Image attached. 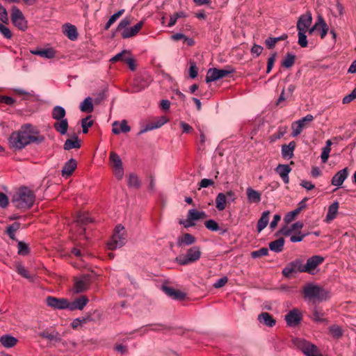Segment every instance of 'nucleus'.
<instances>
[{"mask_svg": "<svg viewBox=\"0 0 356 356\" xmlns=\"http://www.w3.org/2000/svg\"><path fill=\"white\" fill-rule=\"evenodd\" d=\"M35 134L37 131L32 125L24 124L19 130L10 134L8 138L9 145L14 150H20L31 143L43 141L44 138L36 136Z\"/></svg>", "mask_w": 356, "mask_h": 356, "instance_id": "obj_1", "label": "nucleus"}, {"mask_svg": "<svg viewBox=\"0 0 356 356\" xmlns=\"http://www.w3.org/2000/svg\"><path fill=\"white\" fill-rule=\"evenodd\" d=\"M227 199L225 194L220 193L216 197V207L221 211H223L226 207Z\"/></svg>", "mask_w": 356, "mask_h": 356, "instance_id": "obj_37", "label": "nucleus"}, {"mask_svg": "<svg viewBox=\"0 0 356 356\" xmlns=\"http://www.w3.org/2000/svg\"><path fill=\"white\" fill-rule=\"evenodd\" d=\"M291 171V168L286 164H279L275 168V172L280 176L285 184L289 181V174Z\"/></svg>", "mask_w": 356, "mask_h": 356, "instance_id": "obj_19", "label": "nucleus"}, {"mask_svg": "<svg viewBox=\"0 0 356 356\" xmlns=\"http://www.w3.org/2000/svg\"><path fill=\"white\" fill-rule=\"evenodd\" d=\"M318 24L321 28V38L323 39L327 35L329 27L321 15L318 16Z\"/></svg>", "mask_w": 356, "mask_h": 356, "instance_id": "obj_44", "label": "nucleus"}, {"mask_svg": "<svg viewBox=\"0 0 356 356\" xmlns=\"http://www.w3.org/2000/svg\"><path fill=\"white\" fill-rule=\"evenodd\" d=\"M63 33L71 40H76L78 36L76 26L70 24L63 25Z\"/></svg>", "mask_w": 356, "mask_h": 356, "instance_id": "obj_27", "label": "nucleus"}, {"mask_svg": "<svg viewBox=\"0 0 356 356\" xmlns=\"http://www.w3.org/2000/svg\"><path fill=\"white\" fill-rule=\"evenodd\" d=\"M307 235V234H301L300 232H298V235H293L291 236L290 241L292 243L300 242Z\"/></svg>", "mask_w": 356, "mask_h": 356, "instance_id": "obj_63", "label": "nucleus"}, {"mask_svg": "<svg viewBox=\"0 0 356 356\" xmlns=\"http://www.w3.org/2000/svg\"><path fill=\"white\" fill-rule=\"evenodd\" d=\"M329 330H330V334L334 338L339 339L343 335L341 328L337 325L330 326L329 328Z\"/></svg>", "mask_w": 356, "mask_h": 356, "instance_id": "obj_48", "label": "nucleus"}, {"mask_svg": "<svg viewBox=\"0 0 356 356\" xmlns=\"http://www.w3.org/2000/svg\"><path fill=\"white\" fill-rule=\"evenodd\" d=\"M205 227L211 231L216 232L219 229L218 224L214 220H209L204 222Z\"/></svg>", "mask_w": 356, "mask_h": 356, "instance_id": "obj_53", "label": "nucleus"}, {"mask_svg": "<svg viewBox=\"0 0 356 356\" xmlns=\"http://www.w3.org/2000/svg\"><path fill=\"white\" fill-rule=\"evenodd\" d=\"M300 212L297 209H294L293 211H291L286 213V215L284 216V221L286 223H289L292 222L295 218L300 213Z\"/></svg>", "mask_w": 356, "mask_h": 356, "instance_id": "obj_54", "label": "nucleus"}, {"mask_svg": "<svg viewBox=\"0 0 356 356\" xmlns=\"http://www.w3.org/2000/svg\"><path fill=\"white\" fill-rule=\"evenodd\" d=\"M314 120V116L311 114H308L304 118L294 122L291 125L292 129V136L296 137L300 134L303 128L301 125L302 122H312Z\"/></svg>", "mask_w": 356, "mask_h": 356, "instance_id": "obj_15", "label": "nucleus"}, {"mask_svg": "<svg viewBox=\"0 0 356 356\" xmlns=\"http://www.w3.org/2000/svg\"><path fill=\"white\" fill-rule=\"evenodd\" d=\"M16 271L17 272L18 274H19L23 277L29 280L31 282H33L35 280V276L33 275H30L27 270L21 264L17 265Z\"/></svg>", "mask_w": 356, "mask_h": 356, "instance_id": "obj_40", "label": "nucleus"}, {"mask_svg": "<svg viewBox=\"0 0 356 356\" xmlns=\"http://www.w3.org/2000/svg\"><path fill=\"white\" fill-rule=\"evenodd\" d=\"M163 290L168 296L175 300H182L185 297V294L184 293L171 287L163 286Z\"/></svg>", "mask_w": 356, "mask_h": 356, "instance_id": "obj_28", "label": "nucleus"}, {"mask_svg": "<svg viewBox=\"0 0 356 356\" xmlns=\"http://www.w3.org/2000/svg\"><path fill=\"white\" fill-rule=\"evenodd\" d=\"M202 255L201 249L195 245L186 250L185 254H180L176 258V261L181 266L193 264L198 261Z\"/></svg>", "mask_w": 356, "mask_h": 356, "instance_id": "obj_5", "label": "nucleus"}, {"mask_svg": "<svg viewBox=\"0 0 356 356\" xmlns=\"http://www.w3.org/2000/svg\"><path fill=\"white\" fill-rule=\"evenodd\" d=\"M91 321L90 316L75 318L71 323V326L73 329H76L78 327L83 324L87 323Z\"/></svg>", "mask_w": 356, "mask_h": 356, "instance_id": "obj_45", "label": "nucleus"}, {"mask_svg": "<svg viewBox=\"0 0 356 356\" xmlns=\"http://www.w3.org/2000/svg\"><path fill=\"white\" fill-rule=\"evenodd\" d=\"M46 304L55 309H68L70 302L66 298H58L54 296H47L46 298Z\"/></svg>", "mask_w": 356, "mask_h": 356, "instance_id": "obj_10", "label": "nucleus"}, {"mask_svg": "<svg viewBox=\"0 0 356 356\" xmlns=\"http://www.w3.org/2000/svg\"><path fill=\"white\" fill-rule=\"evenodd\" d=\"M91 222V219L90 218H89L87 214H85V213H83V214H79L78 216H77V218H76V223L79 225H84V224H87L88 222Z\"/></svg>", "mask_w": 356, "mask_h": 356, "instance_id": "obj_56", "label": "nucleus"}, {"mask_svg": "<svg viewBox=\"0 0 356 356\" xmlns=\"http://www.w3.org/2000/svg\"><path fill=\"white\" fill-rule=\"evenodd\" d=\"M185 17L186 14L184 12L175 13L173 15L170 17V21L168 22V26L171 27L174 26L179 18Z\"/></svg>", "mask_w": 356, "mask_h": 356, "instance_id": "obj_51", "label": "nucleus"}, {"mask_svg": "<svg viewBox=\"0 0 356 356\" xmlns=\"http://www.w3.org/2000/svg\"><path fill=\"white\" fill-rule=\"evenodd\" d=\"M302 320V316L300 311L293 309L285 316V321L290 327H295L300 323Z\"/></svg>", "mask_w": 356, "mask_h": 356, "instance_id": "obj_14", "label": "nucleus"}, {"mask_svg": "<svg viewBox=\"0 0 356 356\" xmlns=\"http://www.w3.org/2000/svg\"><path fill=\"white\" fill-rule=\"evenodd\" d=\"M258 321L263 325L272 327L275 323L276 321L268 312H262L258 316Z\"/></svg>", "mask_w": 356, "mask_h": 356, "instance_id": "obj_23", "label": "nucleus"}, {"mask_svg": "<svg viewBox=\"0 0 356 356\" xmlns=\"http://www.w3.org/2000/svg\"><path fill=\"white\" fill-rule=\"evenodd\" d=\"M168 122V119L165 116H161L159 118L155 120L152 124L154 125V129H158L162 127Z\"/></svg>", "mask_w": 356, "mask_h": 356, "instance_id": "obj_57", "label": "nucleus"}, {"mask_svg": "<svg viewBox=\"0 0 356 356\" xmlns=\"http://www.w3.org/2000/svg\"><path fill=\"white\" fill-rule=\"evenodd\" d=\"M284 245V239L280 238L269 243V248L275 252H280L282 251Z\"/></svg>", "mask_w": 356, "mask_h": 356, "instance_id": "obj_34", "label": "nucleus"}, {"mask_svg": "<svg viewBox=\"0 0 356 356\" xmlns=\"http://www.w3.org/2000/svg\"><path fill=\"white\" fill-rule=\"evenodd\" d=\"M54 129L62 135H65L68 129V122L66 118L60 120L54 123Z\"/></svg>", "mask_w": 356, "mask_h": 356, "instance_id": "obj_33", "label": "nucleus"}, {"mask_svg": "<svg viewBox=\"0 0 356 356\" xmlns=\"http://www.w3.org/2000/svg\"><path fill=\"white\" fill-rule=\"evenodd\" d=\"M189 76L191 79H195L197 76V68L195 62H190Z\"/></svg>", "mask_w": 356, "mask_h": 356, "instance_id": "obj_61", "label": "nucleus"}, {"mask_svg": "<svg viewBox=\"0 0 356 356\" xmlns=\"http://www.w3.org/2000/svg\"><path fill=\"white\" fill-rule=\"evenodd\" d=\"M323 315V312L321 310L318 308H314L312 318L316 322H323L324 321Z\"/></svg>", "mask_w": 356, "mask_h": 356, "instance_id": "obj_52", "label": "nucleus"}, {"mask_svg": "<svg viewBox=\"0 0 356 356\" xmlns=\"http://www.w3.org/2000/svg\"><path fill=\"white\" fill-rule=\"evenodd\" d=\"M128 186L129 187L132 188H138L140 186V181L138 177L134 174H131L129 176L128 179Z\"/></svg>", "mask_w": 356, "mask_h": 356, "instance_id": "obj_49", "label": "nucleus"}, {"mask_svg": "<svg viewBox=\"0 0 356 356\" xmlns=\"http://www.w3.org/2000/svg\"><path fill=\"white\" fill-rule=\"evenodd\" d=\"M18 254L20 255H27L29 252V245L22 241H19L17 244Z\"/></svg>", "mask_w": 356, "mask_h": 356, "instance_id": "obj_50", "label": "nucleus"}, {"mask_svg": "<svg viewBox=\"0 0 356 356\" xmlns=\"http://www.w3.org/2000/svg\"><path fill=\"white\" fill-rule=\"evenodd\" d=\"M88 302V298L85 296H82L80 298H76L73 302H70L69 310H70V311H74L75 309L82 310L84 308V307L87 305Z\"/></svg>", "mask_w": 356, "mask_h": 356, "instance_id": "obj_22", "label": "nucleus"}, {"mask_svg": "<svg viewBox=\"0 0 356 356\" xmlns=\"http://www.w3.org/2000/svg\"><path fill=\"white\" fill-rule=\"evenodd\" d=\"M40 337L44 339H47L50 341L59 342L61 339L58 332L54 331L49 332L47 330H44L38 334Z\"/></svg>", "mask_w": 356, "mask_h": 356, "instance_id": "obj_31", "label": "nucleus"}, {"mask_svg": "<svg viewBox=\"0 0 356 356\" xmlns=\"http://www.w3.org/2000/svg\"><path fill=\"white\" fill-rule=\"evenodd\" d=\"M0 102L12 106L15 103V100L10 97L2 95L0 96Z\"/></svg>", "mask_w": 356, "mask_h": 356, "instance_id": "obj_62", "label": "nucleus"}, {"mask_svg": "<svg viewBox=\"0 0 356 356\" xmlns=\"http://www.w3.org/2000/svg\"><path fill=\"white\" fill-rule=\"evenodd\" d=\"M0 342L5 348H12L17 343V339L9 334L3 335L0 338Z\"/></svg>", "mask_w": 356, "mask_h": 356, "instance_id": "obj_30", "label": "nucleus"}, {"mask_svg": "<svg viewBox=\"0 0 356 356\" xmlns=\"http://www.w3.org/2000/svg\"><path fill=\"white\" fill-rule=\"evenodd\" d=\"M246 194L248 201L251 203H258L261 201V193L251 187L247 188Z\"/></svg>", "mask_w": 356, "mask_h": 356, "instance_id": "obj_29", "label": "nucleus"}, {"mask_svg": "<svg viewBox=\"0 0 356 356\" xmlns=\"http://www.w3.org/2000/svg\"><path fill=\"white\" fill-rule=\"evenodd\" d=\"M65 115L66 112L63 107L60 106H56L54 107L51 115L54 120L58 121L60 120L65 119Z\"/></svg>", "mask_w": 356, "mask_h": 356, "instance_id": "obj_35", "label": "nucleus"}, {"mask_svg": "<svg viewBox=\"0 0 356 356\" xmlns=\"http://www.w3.org/2000/svg\"><path fill=\"white\" fill-rule=\"evenodd\" d=\"M303 297L314 303L322 302L328 297V293L321 286L313 283H307L302 288Z\"/></svg>", "mask_w": 356, "mask_h": 356, "instance_id": "obj_3", "label": "nucleus"}, {"mask_svg": "<svg viewBox=\"0 0 356 356\" xmlns=\"http://www.w3.org/2000/svg\"><path fill=\"white\" fill-rule=\"evenodd\" d=\"M296 147L294 141L290 142L288 145H283L282 147V156L284 159H290L293 156V151Z\"/></svg>", "mask_w": 356, "mask_h": 356, "instance_id": "obj_25", "label": "nucleus"}, {"mask_svg": "<svg viewBox=\"0 0 356 356\" xmlns=\"http://www.w3.org/2000/svg\"><path fill=\"white\" fill-rule=\"evenodd\" d=\"M11 18L14 25L19 29L22 31H25L26 29V21L25 20L24 17L19 9L17 8H14L13 9Z\"/></svg>", "mask_w": 356, "mask_h": 356, "instance_id": "obj_11", "label": "nucleus"}, {"mask_svg": "<svg viewBox=\"0 0 356 356\" xmlns=\"http://www.w3.org/2000/svg\"><path fill=\"white\" fill-rule=\"evenodd\" d=\"M90 118L91 116L89 115L83 118L81 121V127L83 134H87L88 132V128L93 125L94 122Z\"/></svg>", "mask_w": 356, "mask_h": 356, "instance_id": "obj_47", "label": "nucleus"}, {"mask_svg": "<svg viewBox=\"0 0 356 356\" xmlns=\"http://www.w3.org/2000/svg\"><path fill=\"white\" fill-rule=\"evenodd\" d=\"M30 52L33 55L48 59L53 58L56 56V52L53 48L36 49L31 50Z\"/></svg>", "mask_w": 356, "mask_h": 356, "instance_id": "obj_21", "label": "nucleus"}, {"mask_svg": "<svg viewBox=\"0 0 356 356\" xmlns=\"http://www.w3.org/2000/svg\"><path fill=\"white\" fill-rule=\"evenodd\" d=\"M188 216L194 222L196 220H201V219H204L207 217V213L204 211H199L195 209H190L188 212Z\"/></svg>", "mask_w": 356, "mask_h": 356, "instance_id": "obj_39", "label": "nucleus"}, {"mask_svg": "<svg viewBox=\"0 0 356 356\" xmlns=\"http://www.w3.org/2000/svg\"><path fill=\"white\" fill-rule=\"evenodd\" d=\"M269 211H264L262 213L261 218L258 220L257 226V231L259 232H261L267 226L269 221Z\"/></svg>", "mask_w": 356, "mask_h": 356, "instance_id": "obj_32", "label": "nucleus"}, {"mask_svg": "<svg viewBox=\"0 0 356 356\" xmlns=\"http://www.w3.org/2000/svg\"><path fill=\"white\" fill-rule=\"evenodd\" d=\"M77 163L74 159H70L66 162L62 169V175L63 177H69L75 170Z\"/></svg>", "mask_w": 356, "mask_h": 356, "instance_id": "obj_24", "label": "nucleus"}, {"mask_svg": "<svg viewBox=\"0 0 356 356\" xmlns=\"http://www.w3.org/2000/svg\"><path fill=\"white\" fill-rule=\"evenodd\" d=\"M303 273L306 272L305 264L303 261L297 259L289 263L282 270V274L286 277H289L293 273Z\"/></svg>", "mask_w": 356, "mask_h": 356, "instance_id": "obj_8", "label": "nucleus"}, {"mask_svg": "<svg viewBox=\"0 0 356 356\" xmlns=\"http://www.w3.org/2000/svg\"><path fill=\"white\" fill-rule=\"evenodd\" d=\"M80 147V142L78 139L77 136H75L73 139H67L65 142L64 149L66 150H70L72 148H79Z\"/></svg>", "mask_w": 356, "mask_h": 356, "instance_id": "obj_42", "label": "nucleus"}, {"mask_svg": "<svg viewBox=\"0 0 356 356\" xmlns=\"http://www.w3.org/2000/svg\"><path fill=\"white\" fill-rule=\"evenodd\" d=\"M90 279L88 275H83L76 277L74 280V291L76 293H79L86 291L90 285Z\"/></svg>", "mask_w": 356, "mask_h": 356, "instance_id": "obj_12", "label": "nucleus"}, {"mask_svg": "<svg viewBox=\"0 0 356 356\" xmlns=\"http://www.w3.org/2000/svg\"><path fill=\"white\" fill-rule=\"evenodd\" d=\"M268 254V249L266 248H262L257 251H254L252 252V257L253 258H257L262 256H266Z\"/></svg>", "mask_w": 356, "mask_h": 356, "instance_id": "obj_58", "label": "nucleus"}, {"mask_svg": "<svg viewBox=\"0 0 356 356\" xmlns=\"http://www.w3.org/2000/svg\"><path fill=\"white\" fill-rule=\"evenodd\" d=\"M112 132L114 134H119L120 133H127L130 131L131 128L127 124V122L125 120H122L120 122L115 121L113 124Z\"/></svg>", "mask_w": 356, "mask_h": 356, "instance_id": "obj_20", "label": "nucleus"}, {"mask_svg": "<svg viewBox=\"0 0 356 356\" xmlns=\"http://www.w3.org/2000/svg\"><path fill=\"white\" fill-rule=\"evenodd\" d=\"M228 281V279L227 277H222L220 279H218L214 284L213 287L216 289H219L222 286H223Z\"/></svg>", "mask_w": 356, "mask_h": 356, "instance_id": "obj_64", "label": "nucleus"}, {"mask_svg": "<svg viewBox=\"0 0 356 356\" xmlns=\"http://www.w3.org/2000/svg\"><path fill=\"white\" fill-rule=\"evenodd\" d=\"M307 31H298V44L302 47L307 46V40L305 35Z\"/></svg>", "mask_w": 356, "mask_h": 356, "instance_id": "obj_55", "label": "nucleus"}, {"mask_svg": "<svg viewBox=\"0 0 356 356\" xmlns=\"http://www.w3.org/2000/svg\"><path fill=\"white\" fill-rule=\"evenodd\" d=\"M234 70L232 69H217L210 68L207 73L206 82L210 83L226 77L229 74L232 73Z\"/></svg>", "mask_w": 356, "mask_h": 356, "instance_id": "obj_9", "label": "nucleus"}, {"mask_svg": "<svg viewBox=\"0 0 356 356\" xmlns=\"http://www.w3.org/2000/svg\"><path fill=\"white\" fill-rule=\"evenodd\" d=\"M356 99V88L349 95L345 96L342 99L343 104H348Z\"/></svg>", "mask_w": 356, "mask_h": 356, "instance_id": "obj_60", "label": "nucleus"}, {"mask_svg": "<svg viewBox=\"0 0 356 356\" xmlns=\"http://www.w3.org/2000/svg\"><path fill=\"white\" fill-rule=\"evenodd\" d=\"M348 176V168H345L336 173L332 179L331 183L333 186H341Z\"/></svg>", "mask_w": 356, "mask_h": 356, "instance_id": "obj_18", "label": "nucleus"}, {"mask_svg": "<svg viewBox=\"0 0 356 356\" xmlns=\"http://www.w3.org/2000/svg\"><path fill=\"white\" fill-rule=\"evenodd\" d=\"M324 258L323 257L315 255L309 258L305 264L306 273L313 275L316 268L323 263Z\"/></svg>", "mask_w": 356, "mask_h": 356, "instance_id": "obj_16", "label": "nucleus"}, {"mask_svg": "<svg viewBox=\"0 0 356 356\" xmlns=\"http://www.w3.org/2000/svg\"><path fill=\"white\" fill-rule=\"evenodd\" d=\"M127 241V232L122 225H118L113 231L111 240L107 243L109 250H115L122 247Z\"/></svg>", "mask_w": 356, "mask_h": 356, "instance_id": "obj_4", "label": "nucleus"}, {"mask_svg": "<svg viewBox=\"0 0 356 356\" xmlns=\"http://www.w3.org/2000/svg\"><path fill=\"white\" fill-rule=\"evenodd\" d=\"M195 242V238L191 234L186 233L177 238V245L179 247L190 245Z\"/></svg>", "mask_w": 356, "mask_h": 356, "instance_id": "obj_26", "label": "nucleus"}, {"mask_svg": "<svg viewBox=\"0 0 356 356\" xmlns=\"http://www.w3.org/2000/svg\"><path fill=\"white\" fill-rule=\"evenodd\" d=\"M277 54L274 53L268 59L267 63V68H266V73H269L274 65L275 59H276Z\"/></svg>", "mask_w": 356, "mask_h": 356, "instance_id": "obj_59", "label": "nucleus"}, {"mask_svg": "<svg viewBox=\"0 0 356 356\" xmlns=\"http://www.w3.org/2000/svg\"><path fill=\"white\" fill-rule=\"evenodd\" d=\"M35 200L34 193L27 187H22L13 195L12 202L17 209L25 210L30 209Z\"/></svg>", "mask_w": 356, "mask_h": 356, "instance_id": "obj_2", "label": "nucleus"}, {"mask_svg": "<svg viewBox=\"0 0 356 356\" xmlns=\"http://www.w3.org/2000/svg\"><path fill=\"white\" fill-rule=\"evenodd\" d=\"M144 21L141 20L132 27L126 28L122 32V37L123 38H129L136 35L143 28Z\"/></svg>", "mask_w": 356, "mask_h": 356, "instance_id": "obj_17", "label": "nucleus"}, {"mask_svg": "<svg viewBox=\"0 0 356 356\" xmlns=\"http://www.w3.org/2000/svg\"><path fill=\"white\" fill-rule=\"evenodd\" d=\"M293 344L307 356H323L318 347L303 339H293Z\"/></svg>", "mask_w": 356, "mask_h": 356, "instance_id": "obj_6", "label": "nucleus"}, {"mask_svg": "<svg viewBox=\"0 0 356 356\" xmlns=\"http://www.w3.org/2000/svg\"><path fill=\"white\" fill-rule=\"evenodd\" d=\"M124 13V9H121L119 11H118L116 13L113 14L108 22H106L105 25V29L107 30L110 28V26Z\"/></svg>", "mask_w": 356, "mask_h": 356, "instance_id": "obj_46", "label": "nucleus"}, {"mask_svg": "<svg viewBox=\"0 0 356 356\" xmlns=\"http://www.w3.org/2000/svg\"><path fill=\"white\" fill-rule=\"evenodd\" d=\"M148 85L149 82L147 81H145L144 78L138 77L134 80V92H139L145 88Z\"/></svg>", "mask_w": 356, "mask_h": 356, "instance_id": "obj_41", "label": "nucleus"}, {"mask_svg": "<svg viewBox=\"0 0 356 356\" xmlns=\"http://www.w3.org/2000/svg\"><path fill=\"white\" fill-rule=\"evenodd\" d=\"M312 21V13L307 11L305 15L300 17L297 22V29L298 31H307Z\"/></svg>", "mask_w": 356, "mask_h": 356, "instance_id": "obj_13", "label": "nucleus"}, {"mask_svg": "<svg viewBox=\"0 0 356 356\" xmlns=\"http://www.w3.org/2000/svg\"><path fill=\"white\" fill-rule=\"evenodd\" d=\"M80 110L82 112L91 113L93 111L92 99L91 97H86L80 104Z\"/></svg>", "mask_w": 356, "mask_h": 356, "instance_id": "obj_38", "label": "nucleus"}, {"mask_svg": "<svg viewBox=\"0 0 356 356\" xmlns=\"http://www.w3.org/2000/svg\"><path fill=\"white\" fill-rule=\"evenodd\" d=\"M295 59V55L288 53L282 60V65L286 68H290L294 65Z\"/></svg>", "mask_w": 356, "mask_h": 356, "instance_id": "obj_43", "label": "nucleus"}, {"mask_svg": "<svg viewBox=\"0 0 356 356\" xmlns=\"http://www.w3.org/2000/svg\"><path fill=\"white\" fill-rule=\"evenodd\" d=\"M339 203L338 202H333L328 208L327 213L326 216V221L330 222L335 218L338 212Z\"/></svg>", "mask_w": 356, "mask_h": 356, "instance_id": "obj_36", "label": "nucleus"}, {"mask_svg": "<svg viewBox=\"0 0 356 356\" xmlns=\"http://www.w3.org/2000/svg\"><path fill=\"white\" fill-rule=\"evenodd\" d=\"M109 161L113 169L115 177L120 180L124 177V169L122 162L119 155L115 152L110 153Z\"/></svg>", "mask_w": 356, "mask_h": 356, "instance_id": "obj_7", "label": "nucleus"}]
</instances>
